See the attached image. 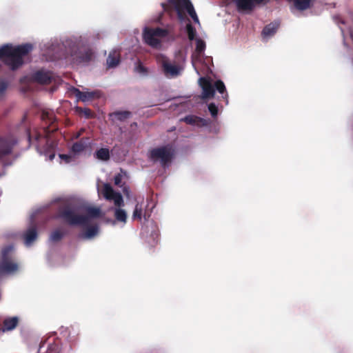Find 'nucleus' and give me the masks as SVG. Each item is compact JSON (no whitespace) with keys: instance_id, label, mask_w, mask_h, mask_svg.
I'll return each mask as SVG.
<instances>
[{"instance_id":"18","label":"nucleus","mask_w":353,"mask_h":353,"mask_svg":"<svg viewBox=\"0 0 353 353\" xmlns=\"http://www.w3.org/2000/svg\"><path fill=\"white\" fill-rule=\"evenodd\" d=\"M89 138H81L79 141L73 143L72 146V151L74 153L81 152L89 145Z\"/></svg>"},{"instance_id":"21","label":"nucleus","mask_w":353,"mask_h":353,"mask_svg":"<svg viewBox=\"0 0 353 353\" xmlns=\"http://www.w3.org/2000/svg\"><path fill=\"white\" fill-rule=\"evenodd\" d=\"M65 234L61 229L57 228L51 232L50 240L52 242H58L63 239Z\"/></svg>"},{"instance_id":"25","label":"nucleus","mask_w":353,"mask_h":353,"mask_svg":"<svg viewBox=\"0 0 353 353\" xmlns=\"http://www.w3.org/2000/svg\"><path fill=\"white\" fill-rule=\"evenodd\" d=\"M98 232V227L97 225H92L88 227L84 234V237L86 239H90L95 235H97Z\"/></svg>"},{"instance_id":"1","label":"nucleus","mask_w":353,"mask_h":353,"mask_svg":"<svg viewBox=\"0 0 353 353\" xmlns=\"http://www.w3.org/2000/svg\"><path fill=\"white\" fill-rule=\"evenodd\" d=\"M57 216L70 225L88 226L92 219L101 216V211L99 208L88 207L85 214H77L73 208L65 205L59 209Z\"/></svg>"},{"instance_id":"20","label":"nucleus","mask_w":353,"mask_h":353,"mask_svg":"<svg viewBox=\"0 0 353 353\" xmlns=\"http://www.w3.org/2000/svg\"><path fill=\"white\" fill-rule=\"evenodd\" d=\"M164 72L166 74H170L172 76H176L179 73V68L176 65H172L166 62L163 64Z\"/></svg>"},{"instance_id":"31","label":"nucleus","mask_w":353,"mask_h":353,"mask_svg":"<svg viewBox=\"0 0 353 353\" xmlns=\"http://www.w3.org/2000/svg\"><path fill=\"white\" fill-rule=\"evenodd\" d=\"M187 13L190 15V17L192 19L195 23H199V17L196 13V11L193 6L190 8L188 12Z\"/></svg>"},{"instance_id":"40","label":"nucleus","mask_w":353,"mask_h":353,"mask_svg":"<svg viewBox=\"0 0 353 353\" xmlns=\"http://www.w3.org/2000/svg\"><path fill=\"white\" fill-rule=\"evenodd\" d=\"M50 157L51 159H52L54 157V154H51Z\"/></svg>"},{"instance_id":"37","label":"nucleus","mask_w":353,"mask_h":353,"mask_svg":"<svg viewBox=\"0 0 353 353\" xmlns=\"http://www.w3.org/2000/svg\"><path fill=\"white\" fill-rule=\"evenodd\" d=\"M123 191L124 194H125L126 195H128V188L124 187L123 189Z\"/></svg>"},{"instance_id":"36","label":"nucleus","mask_w":353,"mask_h":353,"mask_svg":"<svg viewBox=\"0 0 353 353\" xmlns=\"http://www.w3.org/2000/svg\"><path fill=\"white\" fill-rule=\"evenodd\" d=\"M59 157L62 160H64L65 163H69L71 159V157L68 154H60Z\"/></svg>"},{"instance_id":"27","label":"nucleus","mask_w":353,"mask_h":353,"mask_svg":"<svg viewBox=\"0 0 353 353\" xmlns=\"http://www.w3.org/2000/svg\"><path fill=\"white\" fill-rule=\"evenodd\" d=\"M76 111L79 114H83L86 119H90L93 117V112L89 108H83L81 107L77 106L76 108Z\"/></svg>"},{"instance_id":"38","label":"nucleus","mask_w":353,"mask_h":353,"mask_svg":"<svg viewBox=\"0 0 353 353\" xmlns=\"http://www.w3.org/2000/svg\"><path fill=\"white\" fill-rule=\"evenodd\" d=\"M41 137V135L40 134H37L36 135V139H37V140H39V139H40V137Z\"/></svg>"},{"instance_id":"7","label":"nucleus","mask_w":353,"mask_h":353,"mask_svg":"<svg viewBox=\"0 0 353 353\" xmlns=\"http://www.w3.org/2000/svg\"><path fill=\"white\" fill-rule=\"evenodd\" d=\"M168 34L169 32L167 29L145 28L143 32V38L145 43L153 48H157L161 43L159 39L164 38Z\"/></svg>"},{"instance_id":"41","label":"nucleus","mask_w":353,"mask_h":353,"mask_svg":"<svg viewBox=\"0 0 353 353\" xmlns=\"http://www.w3.org/2000/svg\"><path fill=\"white\" fill-rule=\"evenodd\" d=\"M139 68H140L141 70H143V66H141V65H139Z\"/></svg>"},{"instance_id":"24","label":"nucleus","mask_w":353,"mask_h":353,"mask_svg":"<svg viewBox=\"0 0 353 353\" xmlns=\"http://www.w3.org/2000/svg\"><path fill=\"white\" fill-rule=\"evenodd\" d=\"M214 88L219 93L223 94H225V96H223V98L226 99L228 98V94L226 92V88L225 86V84L221 80H218L214 83Z\"/></svg>"},{"instance_id":"29","label":"nucleus","mask_w":353,"mask_h":353,"mask_svg":"<svg viewBox=\"0 0 353 353\" xmlns=\"http://www.w3.org/2000/svg\"><path fill=\"white\" fill-rule=\"evenodd\" d=\"M92 52L90 50L85 51L83 54H81L79 58V61L81 63L88 62L92 59Z\"/></svg>"},{"instance_id":"35","label":"nucleus","mask_w":353,"mask_h":353,"mask_svg":"<svg viewBox=\"0 0 353 353\" xmlns=\"http://www.w3.org/2000/svg\"><path fill=\"white\" fill-rule=\"evenodd\" d=\"M122 175L121 174H117L114 176V184L117 186H121V181H122Z\"/></svg>"},{"instance_id":"11","label":"nucleus","mask_w":353,"mask_h":353,"mask_svg":"<svg viewBox=\"0 0 353 353\" xmlns=\"http://www.w3.org/2000/svg\"><path fill=\"white\" fill-rule=\"evenodd\" d=\"M14 143L8 138L0 137V159L10 154L12 152Z\"/></svg>"},{"instance_id":"4","label":"nucleus","mask_w":353,"mask_h":353,"mask_svg":"<svg viewBox=\"0 0 353 353\" xmlns=\"http://www.w3.org/2000/svg\"><path fill=\"white\" fill-rule=\"evenodd\" d=\"M14 246L7 245L1 250L0 276L18 271V263L13 259Z\"/></svg>"},{"instance_id":"26","label":"nucleus","mask_w":353,"mask_h":353,"mask_svg":"<svg viewBox=\"0 0 353 353\" xmlns=\"http://www.w3.org/2000/svg\"><path fill=\"white\" fill-rule=\"evenodd\" d=\"M186 32L188 36V39L190 41H192L195 39L196 34V30L195 28L190 23H188L186 25Z\"/></svg>"},{"instance_id":"5","label":"nucleus","mask_w":353,"mask_h":353,"mask_svg":"<svg viewBox=\"0 0 353 353\" xmlns=\"http://www.w3.org/2000/svg\"><path fill=\"white\" fill-rule=\"evenodd\" d=\"M192 6L190 0H168L167 3H161L163 10L169 15L175 11L180 21L187 19L185 12H188Z\"/></svg>"},{"instance_id":"9","label":"nucleus","mask_w":353,"mask_h":353,"mask_svg":"<svg viewBox=\"0 0 353 353\" xmlns=\"http://www.w3.org/2000/svg\"><path fill=\"white\" fill-rule=\"evenodd\" d=\"M199 83L203 90L202 98L204 99L213 98L215 94V88L211 81L206 77H201Z\"/></svg>"},{"instance_id":"22","label":"nucleus","mask_w":353,"mask_h":353,"mask_svg":"<svg viewBox=\"0 0 353 353\" xmlns=\"http://www.w3.org/2000/svg\"><path fill=\"white\" fill-rule=\"evenodd\" d=\"M95 155L98 159L108 161L110 159V151L108 148H101L96 152Z\"/></svg>"},{"instance_id":"14","label":"nucleus","mask_w":353,"mask_h":353,"mask_svg":"<svg viewBox=\"0 0 353 353\" xmlns=\"http://www.w3.org/2000/svg\"><path fill=\"white\" fill-rule=\"evenodd\" d=\"M181 121L185 122L187 124L199 127L205 126L208 123L205 119L195 115H188L182 119Z\"/></svg>"},{"instance_id":"39","label":"nucleus","mask_w":353,"mask_h":353,"mask_svg":"<svg viewBox=\"0 0 353 353\" xmlns=\"http://www.w3.org/2000/svg\"><path fill=\"white\" fill-rule=\"evenodd\" d=\"M28 139L30 141V139H31V134H30V132H28Z\"/></svg>"},{"instance_id":"19","label":"nucleus","mask_w":353,"mask_h":353,"mask_svg":"<svg viewBox=\"0 0 353 353\" xmlns=\"http://www.w3.org/2000/svg\"><path fill=\"white\" fill-rule=\"evenodd\" d=\"M37 238V231L35 226L29 228L24 236L25 243L30 245Z\"/></svg>"},{"instance_id":"28","label":"nucleus","mask_w":353,"mask_h":353,"mask_svg":"<svg viewBox=\"0 0 353 353\" xmlns=\"http://www.w3.org/2000/svg\"><path fill=\"white\" fill-rule=\"evenodd\" d=\"M142 211L143 208L141 204L137 203L132 214V219L134 220H141L142 216Z\"/></svg>"},{"instance_id":"15","label":"nucleus","mask_w":353,"mask_h":353,"mask_svg":"<svg viewBox=\"0 0 353 353\" xmlns=\"http://www.w3.org/2000/svg\"><path fill=\"white\" fill-rule=\"evenodd\" d=\"M121 60L120 52L118 50L111 51L106 59L108 68H114L119 65Z\"/></svg>"},{"instance_id":"6","label":"nucleus","mask_w":353,"mask_h":353,"mask_svg":"<svg viewBox=\"0 0 353 353\" xmlns=\"http://www.w3.org/2000/svg\"><path fill=\"white\" fill-rule=\"evenodd\" d=\"M174 149L170 144L153 148L150 151L149 158L153 162L159 161L161 166L170 164L174 156Z\"/></svg>"},{"instance_id":"2","label":"nucleus","mask_w":353,"mask_h":353,"mask_svg":"<svg viewBox=\"0 0 353 353\" xmlns=\"http://www.w3.org/2000/svg\"><path fill=\"white\" fill-rule=\"evenodd\" d=\"M33 46L25 43L17 46L6 44L0 48V60L8 65L12 70H15L23 63V58L32 51Z\"/></svg>"},{"instance_id":"33","label":"nucleus","mask_w":353,"mask_h":353,"mask_svg":"<svg viewBox=\"0 0 353 353\" xmlns=\"http://www.w3.org/2000/svg\"><path fill=\"white\" fill-rule=\"evenodd\" d=\"M59 347L57 345L52 344L48 347L46 353H59Z\"/></svg>"},{"instance_id":"34","label":"nucleus","mask_w":353,"mask_h":353,"mask_svg":"<svg viewBox=\"0 0 353 353\" xmlns=\"http://www.w3.org/2000/svg\"><path fill=\"white\" fill-rule=\"evenodd\" d=\"M8 84L5 81H0V95H2L6 89L8 88Z\"/></svg>"},{"instance_id":"17","label":"nucleus","mask_w":353,"mask_h":353,"mask_svg":"<svg viewBox=\"0 0 353 353\" xmlns=\"http://www.w3.org/2000/svg\"><path fill=\"white\" fill-rule=\"evenodd\" d=\"M280 23L278 21L272 22L266 25L262 31V35L265 37H269L273 36L277 31Z\"/></svg>"},{"instance_id":"23","label":"nucleus","mask_w":353,"mask_h":353,"mask_svg":"<svg viewBox=\"0 0 353 353\" xmlns=\"http://www.w3.org/2000/svg\"><path fill=\"white\" fill-rule=\"evenodd\" d=\"M131 115V112L129 111H117L112 113L110 116H114L117 120L123 121Z\"/></svg>"},{"instance_id":"30","label":"nucleus","mask_w":353,"mask_h":353,"mask_svg":"<svg viewBox=\"0 0 353 353\" xmlns=\"http://www.w3.org/2000/svg\"><path fill=\"white\" fill-rule=\"evenodd\" d=\"M205 49V41L201 39H197L196 40V52L198 54H201L204 52Z\"/></svg>"},{"instance_id":"32","label":"nucleus","mask_w":353,"mask_h":353,"mask_svg":"<svg viewBox=\"0 0 353 353\" xmlns=\"http://www.w3.org/2000/svg\"><path fill=\"white\" fill-rule=\"evenodd\" d=\"M208 110L213 118H216L217 117L218 108L214 103H211L208 105Z\"/></svg>"},{"instance_id":"13","label":"nucleus","mask_w":353,"mask_h":353,"mask_svg":"<svg viewBox=\"0 0 353 353\" xmlns=\"http://www.w3.org/2000/svg\"><path fill=\"white\" fill-rule=\"evenodd\" d=\"M265 0H235L236 7L239 10H252L259 4Z\"/></svg>"},{"instance_id":"10","label":"nucleus","mask_w":353,"mask_h":353,"mask_svg":"<svg viewBox=\"0 0 353 353\" xmlns=\"http://www.w3.org/2000/svg\"><path fill=\"white\" fill-rule=\"evenodd\" d=\"M72 92L78 101L83 102L90 101L95 98H99L100 97L99 91L82 92L78 88H73Z\"/></svg>"},{"instance_id":"3","label":"nucleus","mask_w":353,"mask_h":353,"mask_svg":"<svg viewBox=\"0 0 353 353\" xmlns=\"http://www.w3.org/2000/svg\"><path fill=\"white\" fill-rule=\"evenodd\" d=\"M102 194L106 200L113 201L117 207L114 210L115 221H112V223L114 224L115 221H117L125 224L127 222V213L121 208L124 206V201L121 193L115 192L109 183H105L103 186Z\"/></svg>"},{"instance_id":"12","label":"nucleus","mask_w":353,"mask_h":353,"mask_svg":"<svg viewBox=\"0 0 353 353\" xmlns=\"http://www.w3.org/2000/svg\"><path fill=\"white\" fill-rule=\"evenodd\" d=\"M32 79L39 83L48 85L52 82V75L49 71L39 70L34 73Z\"/></svg>"},{"instance_id":"16","label":"nucleus","mask_w":353,"mask_h":353,"mask_svg":"<svg viewBox=\"0 0 353 353\" xmlns=\"http://www.w3.org/2000/svg\"><path fill=\"white\" fill-rule=\"evenodd\" d=\"M19 324V319L17 316L5 319L3 321L2 331H11L17 327Z\"/></svg>"},{"instance_id":"8","label":"nucleus","mask_w":353,"mask_h":353,"mask_svg":"<svg viewBox=\"0 0 353 353\" xmlns=\"http://www.w3.org/2000/svg\"><path fill=\"white\" fill-rule=\"evenodd\" d=\"M41 119L46 123H48V126L43 128V131L45 133L46 144L49 145L48 137L50 134L57 131L58 129L57 125H55L56 119L53 113L43 111L41 114Z\"/></svg>"}]
</instances>
